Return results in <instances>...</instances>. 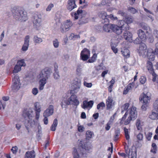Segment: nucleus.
<instances>
[{
  "instance_id": "6",
  "label": "nucleus",
  "mask_w": 158,
  "mask_h": 158,
  "mask_svg": "<svg viewBox=\"0 0 158 158\" xmlns=\"http://www.w3.org/2000/svg\"><path fill=\"white\" fill-rule=\"evenodd\" d=\"M33 112V109L30 108L23 114V116L26 120L25 122L28 126L33 127L37 123L36 121L31 118L34 116Z\"/></svg>"
},
{
  "instance_id": "13",
  "label": "nucleus",
  "mask_w": 158,
  "mask_h": 158,
  "mask_svg": "<svg viewBox=\"0 0 158 158\" xmlns=\"http://www.w3.org/2000/svg\"><path fill=\"white\" fill-rule=\"evenodd\" d=\"M128 112L130 117H132L133 120H135L137 117V111L136 110V108L134 106H132L131 108L127 111Z\"/></svg>"
},
{
  "instance_id": "45",
  "label": "nucleus",
  "mask_w": 158,
  "mask_h": 158,
  "mask_svg": "<svg viewBox=\"0 0 158 158\" xmlns=\"http://www.w3.org/2000/svg\"><path fill=\"white\" fill-rule=\"evenodd\" d=\"M21 70V68L17 64L15 65L14 70H13V73H17Z\"/></svg>"
},
{
  "instance_id": "32",
  "label": "nucleus",
  "mask_w": 158,
  "mask_h": 158,
  "mask_svg": "<svg viewBox=\"0 0 158 158\" xmlns=\"http://www.w3.org/2000/svg\"><path fill=\"white\" fill-rule=\"evenodd\" d=\"M149 118L155 120L158 119V112L153 111L152 112L151 114L149 116Z\"/></svg>"
},
{
  "instance_id": "30",
  "label": "nucleus",
  "mask_w": 158,
  "mask_h": 158,
  "mask_svg": "<svg viewBox=\"0 0 158 158\" xmlns=\"http://www.w3.org/2000/svg\"><path fill=\"white\" fill-rule=\"evenodd\" d=\"M54 73L53 74L54 78L56 80L59 79L60 77V76L57 69V66L56 67L55 65L54 66Z\"/></svg>"
},
{
  "instance_id": "26",
  "label": "nucleus",
  "mask_w": 158,
  "mask_h": 158,
  "mask_svg": "<svg viewBox=\"0 0 158 158\" xmlns=\"http://www.w3.org/2000/svg\"><path fill=\"white\" fill-rule=\"evenodd\" d=\"M113 99L111 97H109L106 100V105L107 109H110L112 108Z\"/></svg>"
},
{
  "instance_id": "21",
  "label": "nucleus",
  "mask_w": 158,
  "mask_h": 158,
  "mask_svg": "<svg viewBox=\"0 0 158 158\" xmlns=\"http://www.w3.org/2000/svg\"><path fill=\"white\" fill-rule=\"evenodd\" d=\"M125 150L126 152L128 154L129 158H136V154L135 152L131 151L130 150L126 147H125Z\"/></svg>"
},
{
  "instance_id": "55",
  "label": "nucleus",
  "mask_w": 158,
  "mask_h": 158,
  "mask_svg": "<svg viewBox=\"0 0 158 158\" xmlns=\"http://www.w3.org/2000/svg\"><path fill=\"white\" fill-rule=\"evenodd\" d=\"M118 13L121 15L123 18H125V17L127 16V13L123 10H119L118 12Z\"/></svg>"
},
{
  "instance_id": "10",
  "label": "nucleus",
  "mask_w": 158,
  "mask_h": 158,
  "mask_svg": "<svg viewBox=\"0 0 158 158\" xmlns=\"http://www.w3.org/2000/svg\"><path fill=\"white\" fill-rule=\"evenodd\" d=\"M54 106L52 105H50L43 113V116L49 117L52 115L54 113Z\"/></svg>"
},
{
  "instance_id": "5",
  "label": "nucleus",
  "mask_w": 158,
  "mask_h": 158,
  "mask_svg": "<svg viewBox=\"0 0 158 158\" xmlns=\"http://www.w3.org/2000/svg\"><path fill=\"white\" fill-rule=\"evenodd\" d=\"M129 26L123 20H120L118 23V25L113 24L112 31L118 35H120L123 32V30L128 31Z\"/></svg>"
},
{
  "instance_id": "9",
  "label": "nucleus",
  "mask_w": 158,
  "mask_h": 158,
  "mask_svg": "<svg viewBox=\"0 0 158 158\" xmlns=\"http://www.w3.org/2000/svg\"><path fill=\"white\" fill-rule=\"evenodd\" d=\"M153 64L152 62L149 61H148L147 63V68L149 72L152 74V76L153 77L152 79V81L154 82L155 81L156 78L155 77L156 73L154 71V69L153 68Z\"/></svg>"
},
{
  "instance_id": "22",
  "label": "nucleus",
  "mask_w": 158,
  "mask_h": 158,
  "mask_svg": "<svg viewBox=\"0 0 158 158\" xmlns=\"http://www.w3.org/2000/svg\"><path fill=\"white\" fill-rule=\"evenodd\" d=\"M99 16L102 18V23H106L109 22V19L108 18L109 15H106V14L104 12H102L100 13L99 15Z\"/></svg>"
},
{
  "instance_id": "37",
  "label": "nucleus",
  "mask_w": 158,
  "mask_h": 158,
  "mask_svg": "<svg viewBox=\"0 0 158 158\" xmlns=\"http://www.w3.org/2000/svg\"><path fill=\"white\" fill-rule=\"evenodd\" d=\"M94 134L93 132L90 131H86V138L88 140H89L94 136Z\"/></svg>"
},
{
  "instance_id": "27",
  "label": "nucleus",
  "mask_w": 158,
  "mask_h": 158,
  "mask_svg": "<svg viewBox=\"0 0 158 158\" xmlns=\"http://www.w3.org/2000/svg\"><path fill=\"white\" fill-rule=\"evenodd\" d=\"M35 157V152L34 151L27 152L25 155V158H33Z\"/></svg>"
},
{
  "instance_id": "15",
  "label": "nucleus",
  "mask_w": 158,
  "mask_h": 158,
  "mask_svg": "<svg viewBox=\"0 0 158 158\" xmlns=\"http://www.w3.org/2000/svg\"><path fill=\"white\" fill-rule=\"evenodd\" d=\"M76 0H69L68 1V5L67 6V9L71 11L77 6L75 4Z\"/></svg>"
},
{
  "instance_id": "46",
  "label": "nucleus",
  "mask_w": 158,
  "mask_h": 158,
  "mask_svg": "<svg viewBox=\"0 0 158 158\" xmlns=\"http://www.w3.org/2000/svg\"><path fill=\"white\" fill-rule=\"evenodd\" d=\"M77 130L80 132H82L85 130V128L84 126L81 125L79 123L77 125Z\"/></svg>"
},
{
  "instance_id": "24",
  "label": "nucleus",
  "mask_w": 158,
  "mask_h": 158,
  "mask_svg": "<svg viewBox=\"0 0 158 158\" xmlns=\"http://www.w3.org/2000/svg\"><path fill=\"white\" fill-rule=\"evenodd\" d=\"M60 105L62 108H66L67 105H69V103L68 102L67 98H63L60 101Z\"/></svg>"
},
{
  "instance_id": "44",
  "label": "nucleus",
  "mask_w": 158,
  "mask_h": 158,
  "mask_svg": "<svg viewBox=\"0 0 158 158\" xmlns=\"http://www.w3.org/2000/svg\"><path fill=\"white\" fill-rule=\"evenodd\" d=\"M97 56V54L95 53L94 54L91 58L89 59L88 61L89 63H93L96 60V57Z\"/></svg>"
},
{
  "instance_id": "43",
  "label": "nucleus",
  "mask_w": 158,
  "mask_h": 158,
  "mask_svg": "<svg viewBox=\"0 0 158 158\" xmlns=\"http://www.w3.org/2000/svg\"><path fill=\"white\" fill-rule=\"evenodd\" d=\"M106 67L103 66V63H101L100 65L96 67V69L97 70H99L101 69L105 70L106 69Z\"/></svg>"
},
{
  "instance_id": "62",
  "label": "nucleus",
  "mask_w": 158,
  "mask_h": 158,
  "mask_svg": "<svg viewBox=\"0 0 158 158\" xmlns=\"http://www.w3.org/2000/svg\"><path fill=\"white\" fill-rule=\"evenodd\" d=\"M69 56L68 54H65L63 55L62 56V58L66 61H67L69 59Z\"/></svg>"
},
{
  "instance_id": "34",
  "label": "nucleus",
  "mask_w": 158,
  "mask_h": 158,
  "mask_svg": "<svg viewBox=\"0 0 158 158\" xmlns=\"http://www.w3.org/2000/svg\"><path fill=\"white\" fill-rule=\"evenodd\" d=\"M80 87V84L77 82V84L74 85L73 86V91L75 93H77L79 91Z\"/></svg>"
},
{
  "instance_id": "53",
  "label": "nucleus",
  "mask_w": 158,
  "mask_h": 158,
  "mask_svg": "<svg viewBox=\"0 0 158 158\" xmlns=\"http://www.w3.org/2000/svg\"><path fill=\"white\" fill-rule=\"evenodd\" d=\"M89 55H84L81 53V59L84 61H85L89 58Z\"/></svg>"
},
{
  "instance_id": "59",
  "label": "nucleus",
  "mask_w": 158,
  "mask_h": 158,
  "mask_svg": "<svg viewBox=\"0 0 158 158\" xmlns=\"http://www.w3.org/2000/svg\"><path fill=\"white\" fill-rule=\"evenodd\" d=\"M129 106V104L128 103H126L124 104L123 106H122V110H127Z\"/></svg>"
},
{
  "instance_id": "35",
  "label": "nucleus",
  "mask_w": 158,
  "mask_h": 158,
  "mask_svg": "<svg viewBox=\"0 0 158 158\" xmlns=\"http://www.w3.org/2000/svg\"><path fill=\"white\" fill-rule=\"evenodd\" d=\"M123 55L126 58H129L130 56L129 51L127 49H125L121 51Z\"/></svg>"
},
{
  "instance_id": "12",
  "label": "nucleus",
  "mask_w": 158,
  "mask_h": 158,
  "mask_svg": "<svg viewBox=\"0 0 158 158\" xmlns=\"http://www.w3.org/2000/svg\"><path fill=\"white\" fill-rule=\"evenodd\" d=\"M77 97L75 95H72L68 100L69 105L72 104L77 106L79 103V101L77 99Z\"/></svg>"
},
{
  "instance_id": "28",
  "label": "nucleus",
  "mask_w": 158,
  "mask_h": 158,
  "mask_svg": "<svg viewBox=\"0 0 158 158\" xmlns=\"http://www.w3.org/2000/svg\"><path fill=\"white\" fill-rule=\"evenodd\" d=\"M64 24L65 26V28L66 30V31H68L70 27H71L73 24L70 20H68L66 22L63 23Z\"/></svg>"
},
{
  "instance_id": "57",
  "label": "nucleus",
  "mask_w": 158,
  "mask_h": 158,
  "mask_svg": "<svg viewBox=\"0 0 158 158\" xmlns=\"http://www.w3.org/2000/svg\"><path fill=\"white\" fill-rule=\"evenodd\" d=\"M139 81L142 84H144L146 81V79L144 76H142L140 78Z\"/></svg>"
},
{
  "instance_id": "7",
  "label": "nucleus",
  "mask_w": 158,
  "mask_h": 158,
  "mask_svg": "<svg viewBox=\"0 0 158 158\" xmlns=\"http://www.w3.org/2000/svg\"><path fill=\"white\" fill-rule=\"evenodd\" d=\"M42 16L41 14L37 13L35 14L32 19L34 27L38 30L41 25Z\"/></svg>"
},
{
  "instance_id": "50",
  "label": "nucleus",
  "mask_w": 158,
  "mask_h": 158,
  "mask_svg": "<svg viewBox=\"0 0 158 158\" xmlns=\"http://www.w3.org/2000/svg\"><path fill=\"white\" fill-rule=\"evenodd\" d=\"M53 45L55 48H57L59 46V42L57 39H55L53 41Z\"/></svg>"
},
{
  "instance_id": "58",
  "label": "nucleus",
  "mask_w": 158,
  "mask_h": 158,
  "mask_svg": "<svg viewBox=\"0 0 158 158\" xmlns=\"http://www.w3.org/2000/svg\"><path fill=\"white\" fill-rule=\"evenodd\" d=\"M84 85L86 87L90 88L92 87V84L91 83H87L86 81H84L83 83Z\"/></svg>"
},
{
  "instance_id": "19",
  "label": "nucleus",
  "mask_w": 158,
  "mask_h": 158,
  "mask_svg": "<svg viewBox=\"0 0 158 158\" xmlns=\"http://www.w3.org/2000/svg\"><path fill=\"white\" fill-rule=\"evenodd\" d=\"M147 57L150 61H153L154 60L155 52L151 48L149 49L147 52Z\"/></svg>"
},
{
  "instance_id": "29",
  "label": "nucleus",
  "mask_w": 158,
  "mask_h": 158,
  "mask_svg": "<svg viewBox=\"0 0 158 158\" xmlns=\"http://www.w3.org/2000/svg\"><path fill=\"white\" fill-rule=\"evenodd\" d=\"M143 123L139 119H137L136 120V126L138 130H141L142 129V126Z\"/></svg>"
},
{
  "instance_id": "4",
  "label": "nucleus",
  "mask_w": 158,
  "mask_h": 158,
  "mask_svg": "<svg viewBox=\"0 0 158 158\" xmlns=\"http://www.w3.org/2000/svg\"><path fill=\"white\" fill-rule=\"evenodd\" d=\"M86 12L85 10H81V8H78L76 12H72L71 15L74 18V20H77L80 17L78 22L79 24H83L86 23L88 22V18L86 16Z\"/></svg>"
},
{
  "instance_id": "42",
  "label": "nucleus",
  "mask_w": 158,
  "mask_h": 158,
  "mask_svg": "<svg viewBox=\"0 0 158 158\" xmlns=\"http://www.w3.org/2000/svg\"><path fill=\"white\" fill-rule=\"evenodd\" d=\"M123 130L125 133L126 138L127 140H128L130 138V136L129 134L128 130L126 127H124Z\"/></svg>"
},
{
  "instance_id": "52",
  "label": "nucleus",
  "mask_w": 158,
  "mask_h": 158,
  "mask_svg": "<svg viewBox=\"0 0 158 158\" xmlns=\"http://www.w3.org/2000/svg\"><path fill=\"white\" fill-rule=\"evenodd\" d=\"M142 40L139 38H137L135 40H134L133 42L135 44H139L142 43Z\"/></svg>"
},
{
  "instance_id": "61",
  "label": "nucleus",
  "mask_w": 158,
  "mask_h": 158,
  "mask_svg": "<svg viewBox=\"0 0 158 158\" xmlns=\"http://www.w3.org/2000/svg\"><path fill=\"white\" fill-rule=\"evenodd\" d=\"M82 69L80 66H78L77 68L76 72L77 74L80 75Z\"/></svg>"
},
{
  "instance_id": "33",
  "label": "nucleus",
  "mask_w": 158,
  "mask_h": 158,
  "mask_svg": "<svg viewBox=\"0 0 158 158\" xmlns=\"http://www.w3.org/2000/svg\"><path fill=\"white\" fill-rule=\"evenodd\" d=\"M124 20H123L127 25L128 24L132 23L133 22V19L132 17L127 15L125 18H123Z\"/></svg>"
},
{
  "instance_id": "11",
  "label": "nucleus",
  "mask_w": 158,
  "mask_h": 158,
  "mask_svg": "<svg viewBox=\"0 0 158 158\" xmlns=\"http://www.w3.org/2000/svg\"><path fill=\"white\" fill-rule=\"evenodd\" d=\"M12 81L13 82V84L12 86V89L15 90H18L20 87L18 84L19 81V76L17 75L15 76L14 78L13 79Z\"/></svg>"
},
{
  "instance_id": "31",
  "label": "nucleus",
  "mask_w": 158,
  "mask_h": 158,
  "mask_svg": "<svg viewBox=\"0 0 158 158\" xmlns=\"http://www.w3.org/2000/svg\"><path fill=\"white\" fill-rule=\"evenodd\" d=\"M33 41L35 44H39L43 42L42 39L39 37L37 35H35L34 36Z\"/></svg>"
},
{
  "instance_id": "25",
  "label": "nucleus",
  "mask_w": 158,
  "mask_h": 158,
  "mask_svg": "<svg viewBox=\"0 0 158 158\" xmlns=\"http://www.w3.org/2000/svg\"><path fill=\"white\" fill-rule=\"evenodd\" d=\"M113 24H106L103 26V30L106 32H110L112 31V28Z\"/></svg>"
},
{
  "instance_id": "49",
  "label": "nucleus",
  "mask_w": 158,
  "mask_h": 158,
  "mask_svg": "<svg viewBox=\"0 0 158 158\" xmlns=\"http://www.w3.org/2000/svg\"><path fill=\"white\" fill-rule=\"evenodd\" d=\"M105 106V103L103 102H101L98 104L97 109L98 110H99L101 108H102L101 109H103V108Z\"/></svg>"
},
{
  "instance_id": "38",
  "label": "nucleus",
  "mask_w": 158,
  "mask_h": 158,
  "mask_svg": "<svg viewBox=\"0 0 158 158\" xmlns=\"http://www.w3.org/2000/svg\"><path fill=\"white\" fill-rule=\"evenodd\" d=\"M120 134V131L119 129H117L115 130V135L114 137V140L116 141L118 140V136Z\"/></svg>"
},
{
  "instance_id": "40",
  "label": "nucleus",
  "mask_w": 158,
  "mask_h": 158,
  "mask_svg": "<svg viewBox=\"0 0 158 158\" xmlns=\"http://www.w3.org/2000/svg\"><path fill=\"white\" fill-rule=\"evenodd\" d=\"M140 26L143 29L146 31V33H148V31L150 30V27L147 24H142Z\"/></svg>"
},
{
  "instance_id": "39",
  "label": "nucleus",
  "mask_w": 158,
  "mask_h": 158,
  "mask_svg": "<svg viewBox=\"0 0 158 158\" xmlns=\"http://www.w3.org/2000/svg\"><path fill=\"white\" fill-rule=\"evenodd\" d=\"M24 60V59L19 60L17 61V64L20 66L21 68L22 66H25L26 64Z\"/></svg>"
},
{
  "instance_id": "1",
  "label": "nucleus",
  "mask_w": 158,
  "mask_h": 158,
  "mask_svg": "<svg viewBox=\"0 0 158 158\" xmlns=\"http://www.w3.org/2000/svg\"><path fill=\"white\" fill-rule=\"evenodd\" d=\"M92 149V145L89 142L79 147L77 149L74 148L73 154V158H79L80 156L86 157L85 152H89Z\"/></svg>"
},
{
  "instance_id": "60",
  "label": "nucleus",
  "mask_w": 158,
  "mask_h": 158,
  "mask_svg": "<svg viewBox=\"0 0 158 158\" xmlns=\"http://www.w3.org/2000/svg\"><path fill=\"white\" fill-rule=\"evenodd\" d=\"M54 6V5L53 4L51 3L49 4L48 6L46 9V10L47 11H50L52 8Z\"/></svg>"
},
{
  "instance_id": "51",
  "label": "nucleus",
  "mask_w": 158,
  "mask_h": 158,
  "mask_svg": "<svg viewBox=\"0 0 158 158\" xmlns=\"http://www.w3.org/2000/svg\"><path fill=\"white\" fill-rule=\"evenodd\" d=\"M154 110L156 112L158 110V100L155 101L153 104Z\"/></svg>"
},
{
  "instance_id": "8",
  "label": "nucleus",
  "mask_w": 158,
  "mask_h": 158,
  "mask_svg": "<svg viewBox=\"0 0 158 158\" xmlns=\"http://www.w3.org/2000/svg\"><path fill=\"white\" fill-rule=\"evenodd\" d=\"M128 114L127 112H126L125 114L123 116L121 119H120L119 124L120 125L124 124L125 125H127L129 124L131 120H134L131 117L129 116L127 119H126L127 116Z\"/></svg>"
},
{
  "instance_id": "16",
  "label": "nucleus",
  "mask_w": 158,
  "mask_h": 158,
  "mask_svg": "<svg viewBox=\"0 0 158 158\" xmlns=\"http://www.w3.org/2000/svg\"><path fill=\"white\" fill-rule=\"evenodd\" d=\"M151 99L150 94L147 92L146 94L143 93L141 100H143V102L145 103H149Z\"/></svg>"
},
{
  "instance_id": "36",
  "label": "nucleus",
  "mask_w": 158,
  "mask_h": 158,
  "mask_svg": "<svg viewBox=\"0 0 158 158\" xmlns=\"http://www.w3.org/2000/svg\"><path fill=\"white\" fill-rule=\"evenodd\" d=\"M58 124L57 120L56 118L54 119L53 124L51 126V130L52 131H55L56 130V127Z\"/></svg>"
},
{
  "instance_id": "3",
  "label": "nucleus",
  "mask_w": 158,
  "mask_h": 158,
  "mask_svg": "<svg viewBox=\"0 0 158 158\" xmlns=\"http://www.w3.org/2000/svg\"><path fill=\"white\" fill-rule=\"evenodd\" d=\"M11 12L14 18L17 20L24 22L28 19L26 12L21 7H14Z\"/></svg>"
},
{
  "instance_id": "41",
  "label": "nucleus",
  "mask_w": 158,
  "mask_h": 158,
  "mask_svg": "<svg viewBox=\"0 0 158 158\" xmlns=\"http://www.w3.org/2000/svg\"><path fill=\"white\" fill-rule=\"evenodd\" d=\"M35 109V111H41V106L40 104L38 102H36L34 104Z\"/></svg>"
},
{
  "instance_id": "18",
  "label": "nucleus",
  "mask_w": 158,
  "mask_h": 158,
  "mask_svg": "<svg viewBox=\"0 0 158 158\" xmlns=\"http://www.w3.org/2000/svg\"><path fill=\"white\" fill-rule=\"evenodd\" d=\"M94 103L93 101L92 100H90L89 102L85 100L83 102V104L81 107L84 109L89 108H90L92 107Z\"/></svg>"
},
{
  "instance_id": "17",
  "label": "nucleus",
  "mask_w": 158,
  "mask_h": 158,
  "mask_svg": "<svg viewBox=\"0 0 158 158\" xmlns=\"http://www.w3.org/2000/svg\"><path fill=\"white\" fill-rule=\"evenodd\" d=\"M147 46L146 44L143 43H142L140 44L138 52L140 55H145L146 52Z\"/></svg>"
},
{
  "instance_id": "20",
  "label": "nucleus",
  "mask_w": 158,
  "mask_h": 158,
  "mask_svg": "<svg viewBox=\"0 0 158 158\" xmlns=\"http://www.w3.org/2000/svg\"><path fill=\"white\" fill-rule=\"evenodd\" d=\"M137 33L139 38L141 39L142 41H145L146 40V35L145 32L142 29L138 30L137 31Z\"/></svg>"
},
{
  "instance_id": "23",
  "label": "nucleus",
  "mask_w": 158,
  "mask_h": 158,
  "mask_svg": "<svg viewBox=\"0 0 158 158\" xmlns=\"http://www.w3.org/2000/svg\"><path fill=\"white\" fill-rule=\"evenodd\" d=\"M124 37L126 40L131 42L132 40V34L127 31H125L124 32Z\"/></svg>"
},
{
  "instance_id": "47",
  "label": "nucleus",
  "mask_w": 158,
  "mask_h": 158,
  "mask_svg": "<svg viewBox=\"0 0 158 158\" xmlns=\"http://www.w3.org/2000/svg\"><path fill=\"white\" fill-rule=\"evenodd\" d=\"M128 10L129 12L132 14H135L138 12L137 10L133 7H129L128 8Z\"/></svg>"
},
{
  "instance_id": "54",
  "label": "nucleus",
  "mask_w": 158,
  "mask_h": 158,
  "mask_svg": "<svg viewBox=\"0 0 158 158\" xmlns=\"http://www.w3.org/2000/svg\"><path fill=\"white\" fill-rule=\"evenodd\" d=\"M145 134L146 133H145ZM152 133L151 132H148L147 134H145L146 138L149 141L151 140Z\"/></svg>"
},
{
  "instance_id": "2",
  "label": "nucleus",
  "mask_w": 158,
  "mask_h": 158,
  "mask_svg": "<svg viewBox=\"0 0 158 158\" xmlns=\"http://www.w3.org/2000/svg\"><path fill=\"white\" fill-rule=\"evenodd\" d=\"M52 70L49 68H46L42 69L37 76L39 81V89L40 90L44 89V86L47 82V80L50 77L52 73Z\"/></svg>"
},
{
  "instance_id": "56",
  "label": "nucleus",
  "mask_w": 158,
  "mask_h": 158,
  "mask_svg": "<svg viewBox=\"0 0 158 158\" xmlns=\"http://www.w3.org/2000/svg\"><path fill=\"white\" fill-rule=\"evenodd\" d=\"M60 31L62 33H64L66 31V30L65 28V26L63 23L61 24V26L60 28Z\"/></svg>"
},
{
  "instance_id": "48",
  "label": "nucleus",
  "mask_w": 158,
  "mask_h": 158,
  "mask_svg": "<svg viewBox=\"0 0 158 158\" xmlns=\"http://www.w3.org/2000/svg\"><path fill=\"white\" fill-rule=\"evenodd\" d=\"M90 53V51L87 49L84 48L81 52V53L82 54L87 55H89Z\"/></svg>"
},
{
  "instance_id": "64",
  "label": "nucleus",
  "mask_w": 158,
  "mask_h": 158,
  "mask_svg": "<svg viewBox=\"0 0 158 158\" xmlns=\"http://www.w3.org/2000/svg\"><path fill=\"white\" fill-rule=\"evenodd\" d=\"M11 150L13 153L15 154L17 152L18 148L16 146L13 147L11 149Z\"/></svg>"
},
{
  "instance_id": "14",
  "label": "nucleus",
  "mask_w": 158,
  "mask_h": 158,
  "mask_svg": "<svg viewBox=\"0 0 158 158\" xmlns=\"http://www.w3.org/2000/svg\"><path fill=\"white\" fill-rule=\"evenodd\" d=\"M30 41V36L28 35L26 36L24 39V44L22 46L21 48L22 50L23 51H26L27 50Z\"/></svg>"
},
{
  "instance_id": "63",
  "label": "nucleus",
  "mask_w": 158,
  "mask_h": 158,
  "mask_svg": "<svg viewBox=\"0 0 158 158\" xmlns=\"http://www.w3.org/2000/svg\"><path fill=\"white\" fill-rule=\"evenodd\" d=\"M32 93L34 95H36L38 93V90L37 88H34L33 89L32 91Z\"/></svg>"
}]
</instances>
